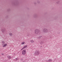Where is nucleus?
Instances as JSON below:
<instances>
[{
  "instance_id": "f257e3e1",
  "label": "nucleus",
  "mask_w": 62,
  "mask_h": 62,
  "mask_svg": "<svg viewBox=\"0 0 62 62\" xmlns=\"http://www.w3.org/2000/svg\"><path fill=\"white\" fill-rule=\"evenodd\" d=\"M35 33L36 34H39L40 33V31L38 29H36L35 30Z\"/></svg>"
},
{
  "instance_id": "f03ea898",
  "label": "nucleus",
  "mask_w": 62,
  "mask_h": 62,
  "mask_svg": "<svg viewBox=\"0 0 62 62\" xmlns=\"http://www.w3.org/2000/svg\"><path fill=\"white\" fill-rule=\"evenodd\" d=\"M34 54L35 55H38L39 54V51L36 50L34 53Z\"/></svg>"
},
{
  "instance_id": "7ed1b4c3",
  "label": "nucleus",
  "mask_w": 62,
  "mask_h": 62,
  "mask_svg": "<svg viewBox=\"0 0 62 62\" xmlns=\"http://www.w3.org/2000/svg\"><path fill=\"white\" fill-rule=\"evenodd\" d=\"M43 31L44 33H47L48 32V30L46 29H44Z\"/></svg>"
},
{
  "instance_id": "20e7f679",
  "label": "nucleus",
  "mask_w": 62,
  "mask_h": 62,
  "mask_svg": "<svg viewBox=\"0 0 62 62\" xmlns=\"http://www.w3.org/2000/svg\"><path fill=\"white\" fill-rule=\"evenodd\" d=\"M22 53L23 55H24L26 53V50H23L22 51Z\"/></svg>"
},
{
  "instance_id": "39448f33",
  "label": "nucleus",
  "mask_w": 62,
  "mask_h": 62,
  "mask_svg": "<svg viewBox=\"0 0 62 62\" xmlns=\"http://www.w3.org/2000/svg\"><path fill=\"white\" fill-rule=\"evenodd\" d=\"M41 37H42V36H39V37H37V39H40Z\"/></svg>"
},
{
  "instance_id": "423d86ee",
  "label": "nucleus",
  "mask_w": 62,
  "mask_h": 62,
  "mask_svg": "<svg viewBox=\"0 0 62 62\" xmlns=\"http://www.w3.org/2000/svg\"><path fill=\"white\" fill-rule=\"evenodd\" d=\"M48 62H52V59H49L48 60Z\"/></svg>"
},
{
  "instance_id": "0eeeda50",
  "label": "nucleus",
  "mask_w": 62,
  "mask_h": 62,
  "mask_svg": "<svg viewBox=\"0 0 62 62\" xmlns=\"http://www.w3.org/2000/svg\"><path fill=\"white\" fill-rule=\"evenodd\" d=\"M27 47V45H26L25 46L23 47V48L24 49H25V48H26Z\"/></svg>"
},
{
  "instance_id": "6e6552de",
  "label": "nucleus",
  "mask_w": 62,
  "mask_h": 62,
  "mask_svg": "<svg viewBox=\"0 0 62 62\" xmlns=\"http://www.w3.org/2000/svg\"><path fill=\"white\" fill-rule=\"evenodd\" d=\"M8 58L9 59H11V57L10 56H8Z\"/></svg>"
},
{
  "instance_id": "1a4fd4ad",
  "label": "nucleus",
  "mask_w": 62,
  "mask_h": 62,
  "mask_svg": "<svg viewBox=\"0 0 62 62\" xmlns=\"http://www.w3.org/2000/svg\"><path fill=\"white\" fill-rule=\"evenodd\" d=\"M9 35H10V36H12V33L11 32L10 33H9Z\"/></svg>"
},
{
  "instance_id": "9d476101",
  "label": "nucleus",
  "mask_w": 62,
  "mask_h": 62,
  "mask_svg": "<svg viewBox=\"0 0 62 62\" xmlns=\"http://www.w3.org/2000/svg\"><path fill=\"white\" fill-rule=\"evenodd\" d=\"M31 43H34V41L33 40H31Z\"/></svg>"
},
{
  "instance_id": "9b49d317",
  "label": "nucleus",
  "mask_w": 62,
  "mask_h": 62,
  "mask_svg": "<svg viewBox=\"0 0 62 62\" xmlns=\"http://www.w3.org/2000/svg\"><path fill=\"white\" fill-rule=\"evenodd\" d=\"M1 31H2V32L3 33H4V30L3 29H1Z\"/></svg>"
},
{
  "instance_id": "f8f14e48",
  "label": "nucleus",
  "mask_w": 62,
  "mask_h": 62,
  "mask_svg": "<svg viewBox=\"0 0 62 62\" xmlns=\"http://www.w3.org/2000/svg\"><path fill=\"white\" fill-rule=\"evenodd\" d=\"M7 45V44H4V45H3V47H6Z\"/></svg>"
},
{
  "instance_id": "ddd939ff",
  "label": "nucleus",
  "mask_w": 62,
  "mask_h": 62,
  "mask_svg": "<svg viewBox=\"0 0 62 62\" xmlns=\"http://www.w3.org/2000/svg\"><path fill=\"white\" fill-rule=\"evenodd\" d=\"M4 42H5V41H2V43H3L2 44V45H5V44H4Z\"/></svg>"
},
{
  "instance_id": "4468645a",
  "label": "nucleus",
  "mask_w": 62,
  "mask_h": 62,
  "mask_svg": "<svg viewBox=\"0 0 62 62\" xmlns=\"http://www.w3.org/2000/svg\"><path fill=\"white\" fill-rule=\"evenodd\" d=\"M43 43V41H41V42L40 43L41 44H42Z\"/></svg>"
},
{
  "instance_id": "2eb2a0df",
  "label": "nucleus",
  "mask_w": 62,
  "mask_h": 62,
  "mask_svg": "<svg viewBox=\"0 0 62 62\" xmlns=\"http://www.w3.org/2000/svg\"><path fill=\"white\" fill-rule=\"evenodd\" d=\"M24 43H25L24 42H23L22 43V44L23 45V44H24Z\"/></svg>"
},
{
  "instance_id": "dca6fc26",
  "label": "nucleus",
  "mask_w": 62,
  "mask_h": 62,
  "mask_svg": "<svg viewBox=\"0 0 62 62\" xmlns=\"http://www.w3.org/2000/svg\"><path fill=\"white\" fill-rule=\"evenodd\" d=\"M37 3H38V4H39V3H40V1L39 0H38L37 1Z\"/></svg>"
},
{
  "instance_id": "f3484780",
  "label": "nucleus",
  "mask_w": 62,
  "mask_h": 62,
  "mask_svg": "<svg viewBox=\"0 0 62 62\" xmlns=\"http://www.w3.org/2000/svg\"><path fill=\"white\" fill-rule=\"evenodd\" d=\"M59 3V1H58L56 2V3H57V4H58V3Z\"/></svg>"
},
{
  "instance_id": "a211bd4d",
  "label": "nucleus",
  "mask_w": 62,
  "mask_h": 62,
  "mask_svg": "<svg viewBox=\"0 0 62 62\" xmlns=\"http://www.w3.org/2000/svg\"><path fill=\"white\" fill-rule=\"evenodd\" d=\"M7 10L8 11H10V9H9Z\"/></svg>"
},
{
  "instance_id": "6ab92c4d",
  "label": "nucleus",
  "mask_w": 62,
  "mask_h": 62,
  "mask_svg": "<svg viewBox=\"0 0 62 62\" xmlns=\"http://www.w3.org/2000/svg\"><path fill=\"white\" fill-rule=\"evenodd\" d=\"M24 49V48L23 47V48L21 49V50L22 51V50H23V49Z\"/></svg>"
},
{
  "instance_id": "aec40b11",
  "label": "nucleus",
  "mask_w": 62,
  "mask_h": 62,
  "mask_svg": "<svg viewBox=\"0 0 62 62\" xmlns=\"http://www.w3.org/2000/svg\"><path fill=\"white\" fill-rule=\"evenodd\" d=\"M16 60H18V59H17V58H16Z\"/></svg>"
},
{
  "instance_id": "412c9836",
  "label": "nucleus",
  "mask_w": 62,
  "mask_h": 62,
  "mask_svg": "<svg viewBox=\"0 0 62 62\" xmlns=\"http://www.w3.org/2000/svg\"><path fill=\"white\" fill-rule=\"evenodd\" d=\"M34 4L35 5H36V4H37V3H36V2H35Z\"/></svg>"
},
{
  "instance_id": "4be33fe9",
  "label": "nucleus",
  "mask_w": 62,
  "mask_h": 62,
  "mask_svg": "<svg viewBox=\"0 0 62 62\" xmlns=\"http://www.w3.org/2000/svg\"><path fill=\"white\" fill-rule=\"evenodd\" d=\"M49 37H50V38H51V37H52V36H49Z\"/></svg>"
},
{
  "instance_id": "5701e85b",
  "label": "nucleus",
  "mask_w": 62,
  "mask_h": 62,
  "mask_svg": "<svg viewBox=\"0 0 62 62\" xmlns=\"http://www.w3.org/2000/svg\"><path fill=\"white\" fill-rule=\"evenodd\" d=\"M1 54L2 55H4V54H3V53H2Z\"/></svg>"
},
{
  "instance_id": "b1692460",
  "label": "nucleus",
  "mask_w": 62,
  "mask_h": 62,
  "mask_svg": "<svg viewBox=\"0 0 62 62\" xmlns=\"http://www.w3.org/2000/svg\"><path fill=\"white\" fill-rule=\"evenodd\" d=\"M42 47V46H40V47Z\"/></svg>"
}]
</instances>
